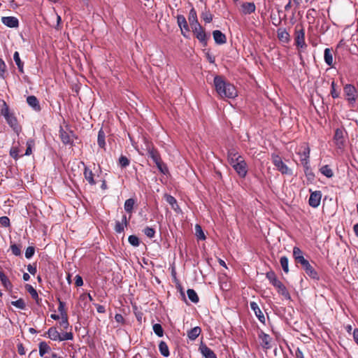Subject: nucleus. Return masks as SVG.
Wrapping results in <instances>:
<instances>
[{
  "label": "nucleus",
  "mask_w": 358,
  "mask_h": 358,
  "mask_svg": "<svg viewBox=\"0 0 358 358\" xmlns=\"http://www.w3.org/2000/svg\"><path fill=\"white\" fill-rule=\"evenodd\" d=\"M213 82L215 90L221 98L232 99L237 96V91L235 86L225 81L223 77L216 76L214 78Z\"/></svg>",
  "instance_id": "obj_1"
},
{
  "label": "nucleus",
  "mask_w": 358,
  "mask_h": 358,
  "mask_svg": "<svg viewBox=\"0 0 358 358\" xmlns=\"http://www.w3.org/2000/svg\"><path fill=\"white\" fill-rule=\"evenodd\" d=\"M310 148L306 143H302L297 149V155L299 156L301 164L303 166V171L308 184H311L313 180V172L309 164Z\"/></svg>",
  "instance_id": "obj_2"
},
{
  "label": "nucleus",
  "mask_w": 358,
  "mask_h": 358,
  "mask_svg": "<svg viewBox=\"0 0 358 358\" xmlns=\"http://www.w3.org/2000/svg\"><path fill=\"white\" fill-rule=\"evenodd\" d=\"M1 115L5 117L8 125L13 129L17 135H19L21 131V127L19 126L17 120L14 113L10 111L9 107L5 101L3 103Z\"/></svg>",
  "instance_id": "obj_3"
},
{
  "label": "nucleus",
  "mask_w": 358,
  "mask_h": 358,
  "mask_svg": "<svg viewBox=\"0 0 358 358\" xmlns=\"http://www.w3.org/2000/svg\"><path fill=\"white\" fill-rule=\"evenodd\" d=\"M293 257L296 264H300L301 268L305 271L306 273L312 278L313 273L312 266L309 262L304 258L303 252L298 247L294 248Z\"/></svg>",
  "instance_id": "obj_4"
},
{
  "label": "nucleus",
  "mask_w": 358,
  "mask_h": 358,
  "mask_svg": "<svg viewBox=\"0 0 358 358\" xmlns=\"http://www.w3.org/2000/svg\"><path fill=\"white\" fill-rule=\"evenodd\" d=\"M15 144V143H13ZM27 149L24 155H20V142L17 143V145H13L9 152L10 156L15 160H17L19 158L25 156H29L32 154V149L35 147V141L33 138H29L26 143Z\"/></svg>",
  "instance_id": "obj_5"
},
{
  "label": "nucleus",
  "mask_w": 358,
  "mask_h": 358,
  "mask_svg": "<svg viewBox=\"0 0 358 358\" xmlns=\"http://www.w3.org/2000/svg\"><path fill=\"white\" fill-rule=\"evenodd\" d=\"M294 44L299 49L306 47L305 29L301 24H296L294 27Z\"/></svg>",
  "instance_id": "obj_6"
},
{
  "label": "nucleus",
  "mask_w": 358,
  "mask_h": 358,
  "mask_svg": "<svg viewBox=\"0 0 358 358\" xmlns=\"http://www.w3.org/2000/svg\"><path fill=\"white\" fill-rule=\"evenodd\" d=\"M272 162L276 167L277 170L283 175L291 176L292 171L282 160L281 157L278 155H272Z\"/></svg>",
  "instance_id": "obj_7"
},
{
  "label": "nucleus",
  "mask_w": 358,
  "mask_h": 358,
  "mask_svg": "<svg viewBox=\"0 0 358 358\" xmlns=\"http://www.w3.org/2000/svg\"><path fill=\"white\" fill-rule=\"evenodd\" d=\"M345 134L346 132L343 128H338L335 131L334 136V141L338 149H343L345 144Z\"/></svg>",
  "instance_id": "obj_8"
},
{
  "label": "nucleus",
  "mask_w": 358,
  "mask_h": 358,
  "mask_svg": "<svg viewBox=\"0 0 358 358\" xmlns=\"http://www.w3.org/2000/svg\"><path fill=\"white\" fill-rule=\"evenodd\" d=\"M145 146L148 157L152 159L153 162H157V161L162 159L159 151L152 143L146 141Z\"/></svg>",
  "instance_id": "obj_9"
},
{
  "label": "nucleus",
  "mask_w": 358,
  "mask_h": 358,
  "mask_svg": "<svg viewBox=\"0 0 358 358\" xmlns=\"http://www.w3.org/2000/svg\"><path fill=\"white\" fill-rule=\"evenodd\" d=\"M192 31L196 38L202 43L203 46H206L207 36L201 24L198 27H192Z\"/></svg>",
  "instance_id": "obj_10"
},
{
  "label": "nucleus",
  "mask_w": 358,
  "mask_h": 358,
  "mask_svg": "<svg viewBox=\"0 0 358 358\" xmlns=\"http://www.w3.org/2000/svg\"><path fill=\"white\" fill-rule=\"evenodd\" d=\"M59 136L62 143L65 145H72L74 134L72 131H65L62 128L59 130Z\"/></svg>",
  "instance_id": "obj_11"
},
{
  "label": "nucleus",
  "mask_w": 358,
  "mask_h": 358,
  "mask_svg": "<svg viewBox=\"0 0 358 358\" xmlns=\"http://www.w3.org/2000/svg\"><path fill=\"white\" fill-rule=\"evenodd\" d=\"M233 168L241 178H243L246 176L248 165L244 159L242 161H239V163L235 164Z\"/></svg>",
  "instance_id": "obj_12"
},
{
  "label": "nucleus",
  "mask_w": 358,
  "mask_h": 358,
  "mask_svg": "<svg viewBox=\"0 0 358 358\" xmlns=\"http://www.w3.org/2000/svg\"><path fill=\"white\" fill-rule=\"evenodd\" d=\"M199 350L205 358H217L215 353L203 342L201 343Z\"/></svg>",
  "instance_id": "obj_13"
},
{
  "label": "nucleus",
  "mask_w": 358,
  "mask_h": 358,
  "mask_svg": "<svg viewBox=\"0 0 358 358\" xmlns=\"http://www.w3.org/2000/svg\"><path fill=\"white\" fill-rule=\"evenodd\" d=\"M2 23L10 28H15L19 26V21L17 17L13 16L2 17Z\"/></svg>",
  "instance_id": "obj_14"
},
{
  "label": "nucleus",
  "mask_w": 358,
  "mask_h": 358,
  "mask_svg": "<svg viewBox=\"0 0 358 358\" xmlns=\"http://www.w3.org/2000/svg\"><path fill=\"white\" fill-rule=\"evenodd\" d=\"M251 309L255 313L256 317L258 318L260 322L265 323V317L264 313L260 310L258 304L255 301H251L250 303Z\"/></svg>",
  "instance_id": "obj_15"
},
{
  "label": "nucleus",
  "mask_w": 358,
  "mask_h": 358,
  "mask_svg": "<svg viewBox=\"0 0 358 358\" xmlns=\"http://www.w3.org/2000/svg\"><path fill=\"white\" fill-rule=\"evenodd\" d=\"M259 337L261 340V345L263 348L266 350L271 348V338L268 334L262 331L261 334L259 335Z\"/></svg>",
  "instance_id": "obj_16"
},
{
  "label": "nucleus",
  "mask_w": 358,
  "mask_h": 358,
  "mask_svg": "<svg viewBox=\"0 0 358 358\" xmlns=\"http://www.w3.org/2000/svg\"><path fill=\"white\" fill-rule=\"evenodd\" d=\"M84 178L87 181V182L93 186L96 184V181L94 179V174L91 169H90L87 166H85L84 172H83Z\"/></svg>",
  "instance_id": "obj_17"
},
{
  "label": "nucleus",
  "mask_w": 358,
  "mask_h": 358,
  "mask_svg": "<svg viewBox=\"0 0 358 358\" xmlns=\"http://www.w3.org/2000/svg\"><path fill=\"white\" fill-rule=\"evenodd\" d=\"M344 93L348 96L349 101L356 100V89L352 85H346L344 87Z\"/></svg>",
  "instance_id": "obj_18"
},
{
  "label": "nucleus",
  "mask_w": 358,
  "mask_h": 358,
  "mask_svg": "<svg viewBox=\"0 0 358 358\" xmlns=\"http://www.w3.org/2000/svg\"><path fill=\"white\" fill-rule=\"evenodd\" d=\"M256 10L255 4L253 2H245L241 5V12L244 15H250L255 13Z\"/></svg>",
  "instance_id": "obj_19"
},
{
  "label": "nucleus",
  "mask_w": 358,
  "mask_h": 358,
  "mask_svg": "<svg viewBox=\"0 0 358 358\" xmlns=\"http://www.w3.org/2000/svg\"><path fill=\"white\" fill-rule=\"evenodd\" d=\"M27 103H28V105L29 106H31L33 108L34 110H35L36 112L41 111V108L39 101L35 96H34V95L29 96L27 98Z\"/></svg>",
  "instance_id": "obj_20"
},
{
  "label": "nucleus",
  "mask_w": 358,
  "mask_h": 358,
  "mask_svg": "<svg viewBox=\"0 0 358 358\" xmlns=\"http://www.w3.org/2000/svg\"><path fill=\"white\" fill-rule=\"evenodd\" d=\"M277 35L278 39L282 43H288L290 41L289 34L285 28H279L277 30Z\"/></svg>",
  "instance_id": "obj_21"
},
{
  "label": "nucleus",
  "mask_w": 358,
  "mask_h": 358,
  "mask_svg": "<svg viewBox=\"0 0 358 358\" xmlns=\"http://www.w3.org/2000/svg\"><path fill=\"white\" fill-rule=\"evenodd\" d=\"M166 202L171 205L172 209L176 213L181 212V209L178 204L177 200L170 194H165L164 196Z\"/></svg>",
  "instance_id": "obj_22"
},
{
  "label": "nucleus",
  "mask_w": 358,
  "mask_h": 358,
  "mask_svg": "<svg viewBox=\"0 0 358 358\" xmlns=\"http://www.w3.org/2000/svg\"><path fill=\"white\" fill-rule=\"evenodd\" d=\"M215 42L217 44H224L227 41L226 36L220 30H215L213 32Z\"/></svg>",
  "instance_id": "obj_23"
},
{
  "label": "nucleus",
  "mask_w": 358,
  "mask_h": 358,
  "mask_svg": "<svg viewBox=\"0 0 358 358\" xmlns=\"http://www.w3.org/2000/svg\"><path fill=\"white\" fill-rule=\"evenodd\" d=\"M128 225V221L127 220V217L125 215H124L122 216V222H119V221H117L115 222V231L117 232V233H122L124 231V228L127 227Z\"/></svg>",
  "instance_id": "obj_24"
},
{
  "label": "nucleus",
  "mask_w": 358,
  "mask_h": 358,
  "mask_svg": "<svg viewBox=\"0 0 358 358\" xmlns=\"http://www.w3.org/2000/svg\"><path fill=\"white\" fill-rule=\"evenodd\" d=\"M188 20L192 28L200 25L197 19L196 11L194 8H192L189 11Z\"/></svg>",
  "instance_id": "obj_25"
},
{
  "label": "nucleus",
  "mask_w": 358,
  "mask_h": 358,
  "mask_svg": "<svg viewBox=\"0 0 358 358\" xmlns=\"http://www.w3.org/2000/svg\"><path fill=\"white\" fill-rule=\"evenodd\" d=\"M45 334L52 341H59L60 338V333L55 327L49 328Z\"/></svg>",
  "instance_id": "obj_26"
},
{
  "label": "nucleus",
  "mask_w": 358,
  "mask_h": 358,
  "mask_svg": "<svg viewBox=\"0 0 358 358\" xmlns=\"http://www.w3.org/2000/svg\"><path fill=\"white\" fill-rule=\"evenodd\" d=\"M177 22H178V24L179 27L180 28L181 31H182L183 29L185 31H189V27H188V24L187 22L186 18L185 17L184 15H178ZM182 34H183L184 36H186V35L183 33V31H182Z\"/></svg>",
  "instance_id": "obj_27"
},
{
  "label": "nucleus",
  "mask_w": 358,
  "mask_h": 358,
  "mask_svg": "<svg viewBox=\"0 0 358 358\" xmlns=\"http://www.w3.org/2000/svg\"><path fill=\"white\" fill-rule=\"evenodd\" d=\"M51 351V348L45 341H41L38 344V352L41 357H44L46 353Z\"/></svg>",
  "instance_id": "obj_28"
},
{
  "label": "nucleus",
  "mask_w": 358,
  "mask_h": 358,
  "mask_svg": "<svg viewBox=\"0 0 358 358\" xmlns=\"http://www.w3.org/2000/svg\"><path fill=\"white\" fill-rule=\"evenodd\" d=\"M201 329L199 327H195L187 333V337L191 341H194L201 334Z\"/></svg>",
  "instance_id": "obj_29"
},
{
  "label": "nucleus",
  "mask_w": 358,
  "mask_h": 358,
  "mask_svg": "<svg viewBox=\"0 0 358 358\" xmlns=\"http://www.w3.org/2000/svg\"><path fill=\"white\" fill-rule=\"evenodd\" d=\"M266 276V278L269 280L270 283L275 287L282 282L277 278L275 272L273 271L267 272Z\"/></svg>",
  "instance_id": "obj_30"
},
{
  "label": "nucleus",
  "mask_w": 358,
  "mask_h": 358,
  "mask_svg": "<svg viewBox=\"0 0 358 358\" xmlns=\"http://www.w3.org/2000/svg\"><path fill=\"white\" fill-rule=\"evenodd\" d=\"M25 289L30 294L32 299L36 301V303L39 304L41 299H39L38 294L36 290L33 287V286L29 284H26Z\"/></svg>",
  "instance_id": "obj_31"
},
{
  "label": "nucleus",
  "mask_w": 358,
  "mask_h": 358,
  "mask_svg": "<svg viewBox=\"0 0 358 358\" xmlns=\"http://www.w3.org/2000/svg\"><path fill=\"white\" fill-rule=\"evenodd\" d=\"M275 288L277 289L278 294L282 295L285 299L290 300V294L282 282L279 284L277 287H275Z\"/></svg>",
  "instance_id": "obj_32"
},
{
  "label": "nucleus",
  "mask_w": 358,
  "mask_h": 358,
  "mask_svg": "<svg viewBox=\"0 0 358 358\" xmlns=\"http://www.w3.org/2000/svg\"><path fill=\"white\" fill-rule=\"evenodd\" d=\"M0 280L3 285V287L8 289L10 290L13 287V285L8 277L5 275L3 271H0Z\"/></svg>",
  "instance_id": "obj_33"
},
{
  "label": "nucleus",
  "mask_w": 358,
  "mask_h": 358,
  "mask_svg": "<svg viewBox=\"0 0 358 358\" xmlns=\"http://www.w3.org/2000/svg\"><path fill=\"white\" fill-rule=\"evenodd\" d=\"M136 203L135 199L130 198L125 201L124 208L127 213L132 214L134 205Z\"/></svg>",
  "instance_id": "obj_34"
},
{
  "label": "nucleus",
  "mask_w": 358,
  "mask_h": 358,
  "mask_svg": "<svg viewBox=\"0 0 358 358\" xmlns=\"http://www.w3.org/2000/svg\"><path fill=\"white\" fill-rule=\"evenodd\" d=\"M324 58L326 64L329 66L333 64V54L332 50L329 48H326L324 52Z\"/></svg>",
  "instance_id": "obj_35"
},
{
  "label": "nucleus",
  "mask_w": 358,
  "mask_h": 358,
  "mask_svg": "<svg viewBox=\"0 0 358 358\" xmlns=\"http://www.w3.org/2000/svg\"><path fill=\"white\" fill-rule=\"evenodd\" d=\"M319 171L323 176H324L329 178L333 177V176H334V172H333L332 169L328 165H324V166H321L319 169Z\"/></svg>",
  "instance_id": "obj_36"
},
{
  "label": "nucleus",
  "mask_w": 358,
  "mask_h": 358,
  "mask_svg": "<svg viewBox=\"0 0 358 358\" xmlns=\"http://www.w3.org/2000/svg\"><path fill=\"white\" fill-rule=\"evenodd\" d=\"M156 164V166L159 169V171L163 173L164 175H166L169 173V169L165 163L160 159L157 162H154Z\"/></svg>",
  "instance_id": "obj_37"
},
{
  "label": "nucleus",
  "mask_w": 358,
  "mask_h": 358,
  "mask_svg": "<svg viewBox=\"0 0 358 358\" xmlns=\"http://www.w3.org/2000/svg\"><path fill=\"white\" fill-rule=\"evenodd\" d=\"M106 135L104 131L102 129H101L98 132V138H97V143L100 148H105L106 146Z\"/></svg>",
  "instance_id": "obj_38"
},
{
  "label": "nucleus",
  "mask_w": 358,
  "mask_h": 358,
  "mask_svg": "<svg viewBox=\"0 0 358 358\" xmlns=\"http://www.w3.org/2000/svg\"><path fill=\"white\" fill-rule=\"evenodd\" d=\"M159 350L164 357H169L170 355L169 347L166 342L161 341L159 344Z\"/></svg>",
  "instance_id": "obj_39"
},
{
  "label": "nucleus",
  "mask_w": 358,
  "mask_h": 358,
  "mask_svg": "<svg viewBox=\"0 0 358 358\" xmlns=\"http://www.w3.org/2000/svg\"><path fill=\"white\" fill-rule=\"evenodd\" d=\"M13 59H14L16 65L17 66L19 71L22 73H24V70H23L24 63L21 61L18 52L16 51L14 52Z\"/></svg>",
  "instance_id": "obj_40"
},
{
  "label": "nucleus",
  "mask_w": 358,
  "mask_h": 358,
  "mask_svg": "<svg viewBox=\"0 0 358 358\" xmlns=\"http://www.w3.org/2000/svg\"><path fill=\"white\" fill-rule=\"evenodd\" d=\"M187 296L189 299L194 303H196L199 301V298L196 294V292L193 289H188L187 291Z\"/></svg>",
  "instance_id": "obj_41"
},
{
  "label": "nucleus",
  "mask_w": 358,
  "mask_h": 358,
  "mask_svg": "<svg viewBox=\"0 0 358 358\" xmlns=\"http://www.w3.org/2000/svg\"><path fill=\"white\" fill-rule=\"evenodd\" d=\"M201 17L206 23H210L213 20V15L210 13V10L207 9L206 7L202 12Z\"/></svg>",
  "instance_id": "obj_42"
},
{
  "label": "nucleus",
  "mask_w": 358,
  "mask_h": 358,
  "mask_svg": "<svg viewBox=\"0 0 358 358\" xmlns=\"http://www.w3.org/2000/svg\"><path fill=\"white\" fill-rule=\"evenodd\" d=\"M152 329L155 334L159 336L162 337L164 335V329L160 324L156 323L152 326Z\"/></svg>",
  "instance_id": "obj_43"
},
{
  "label": "nucleus",
  "mask_w": 358,
  "mask_h": 358,
  "mask_svg": "<svg viewBox=\"0 0 358 358\" xmlns=\"http://www.w3.org/2000/svg\"><path fill=\"white\" fill-rule=\"evenodd\" d=\"M195 234L198 239L199 240H205L206 236L201 229V227L199 224L195 226Z\"/></svg>",
  "instance_id": "obj_44"
},
{
  "label": "nucleus",
  "mask_w": 358,
  "mask_h": 358,
  "mask_svg": "<svg viewBox=\"0 0 358 358\" xmlns=\"http://www.w3.org/2000/svg\"><path fill=\"white\" fill-rule=\"evenodd\" d=\"M280 265L282 268V270L285 273H287L289 272V267H288V259L287 257L283 256L280 257Z\"/></svg>",
  "instance_id": "obj_45"
},
{
  "label": "nucleus",
  "mask_w": 358,
  "mask_h": 358,
  "mask_svg": "<svg viewBox=\"0 0 358 358\" xmlns=\"http://www.w3.org/2000/svg\"><path fill=\"white\" fill-rule=\"evenodd\" d=\"M11 304L13 306H15L17 308L22 309V310H24L26 307L25 302H24V299H19L18 300L13 301H11Z\"/></svg>",
  "instance_id": "obj_46"
},
{
  "label": "nucleus",
  "mask_w": 358,
  "mask_h": 358,
  "mask_svg": "<svg viewBox=\"0 0 358 358\" xmlns=\"http://www.w3.org/2000/svg\"><path fill=\"white\" fill-rule=\"evenodd\" d=\"M144 234L150 238H152L155 236V230L150 227H146L143 229Z\"/></svg>",
  "instance_id": "obj_47"
},
{
  "label": "nucleus",
  "mask_w": 358,
  "mask_h": 358,
  "mask_svg": "<svg viewBox=\"0 0 358 358\" xmlns=\"http://www.w3.org/2000/svg\"><path fill=\"white\" fill-rule=\"evenodd\" d=\"M128 241L131 245L134 247H138L140 245L139 238L135 235L129 236L128 238Z\"/></svg>",
  "instance_id": "obj_48"
},
{
  "label": "nucleus",
  "mask_w": 358,
  "mask_h": 358,
  "mask_svg": "<svg viewBox=\"0 0 358 358\" xmlns=\"http://www.w3.org/2000/svg\"><path fill=\"white\" fill-rule=\"evenodd\" d=\"M10 250L12 251V253L15 256H20L21 255V246L17 245L15 243L10 245Z\"/></svg>",
  "instance_id": "obj_49"
},
{
  "label": "nucleus",
  "mask_w": 358,
  "mask_h": 358,
  "mask_svg": "<svg viewBox=\"0 0 358 358\" xmlns=\"http://www.w3.org/2000/svg\"><path fill=\"white\" fill-rule=\"evenodd\" d=\"M129 159L124 155H121L119 158V165L122 168H125L129 165Z\"/></svg>",
  "instance_id": "obj_50"
},
{
  "label": "nucleus",
  "mask_w": 358,
  "mask_h": 358,
  "mask_svg": "<svg viewBox=\"0 0 358 358\" xmlns=\"http://www.w3.org/2000/svg\"><path fill=\"white\" fill-rule=\"evenodd\" d=\"M58 301H59L58 311L60 313L61 316L67 315V313L65 309V303L59 299H58Z\"/></svg>",
  "instance_id": "obj_51"
},
{
  "label": "nucleus",
  "mask_w": 358,
  "mask_h": 358,
  "mask_svg": "<svg viewBox=\"0 0 358 358\" xmlns=\"http://www.w3.org/2000/svg\"><path fill=\"white\" fill-rule=\"evenodd\" d=\"M73 333L72 332H66L62 334H60V338L59 339V341H69V340H73Z\"/></svg>",
  "instance_id": "obj_52"
},
{
  "label": "nucleus",
  "mask_w": 358,
  "mask_h": 358,
  "mask_svg": "<svg viewBox=\"0 0 358 358\" xmlns=\"http://www.w3.org/2000/svg\"><path fill=\"white\" fill-rule=\"evenodd\" d=\"M59 324L61 327H62L64 329H68V327H69L68 315L61 316V321L59 322Z\"/></svg>",
  "instance_id": "obj_53"
},
{
  "label": "nucleus",
  "mask_w": 358,
  "mask_h": 358,
  "mask_svg": "<svg viewBox=\"0 0 358 358\" xmlns=\"http://www.w3.org/2000/svg\"><path fill=\"white\" fill-rule=\"evenodd\" d=\"M271 19L272 21V24L275 26H279L281 24V19L278 15L271 13Z\"/></svg>",
  "instance_id": "obj_54"
},
{
  "label": "nucleus",
  "mask_w": 358,
  "mask_h": 358,
  "mask_svg": "<svg viewBox=\"0 0 358 358\" xmlns=\"http://www.w3.org/2000/svg\"><path fill=\"white\" fill-rule=\"evenodd\" d=\"M35 253V248L33 246H29L25 251V257L27 259L31 258Z\"/></svg>",
  "instance_id": "obj_55"
},
{
  "label": "nucleus",
  "mask_w": 358,
  "mask_h": 358,
  "mask_svg": "<svg viewBox=\"0 0 358 358\" xmlns=\"http://www.w3.org/2000/svg\"><path fill=\"white\" fill-rule=\"evenodd\" d=\"M6 72V66L5 62L0 58V77L2 78H5Z\"/></svg>",
  "instance_id": "obj_56"
},
{
  "label": "nucleus",
  "mask_w": 358,
  "mask_h": 358,
  "mask_svg": "<svg viewBox=\"0 0 358 358\" xmlns=\"http://www.w3.org/2000/svg\"><path fill=\"white\" fill-rule=\"evenodd\" d=\"M0 224L1 226L4 227H8L10 226V220L6 216H3L0 217Z\"/></svg>",
  "instance_id": "obj_57"
},
{
  "label": "nucleus",
  "mask_w": 358,
  "mask_h": 358,
  "mask_svg": "<svg viewBox=\"0 0 358 358\" xmlns=\"http://www.w3.org/2000/svg\"><path fill=\"white\" fill-rule=\"evenodd\" d=\"M243 159V157L242 156H240L238 157H236L234 158L229 159L228 162L230 164V165L232 167H234L235 164H236L237 163H239V161H242Z\"/></svg>",
  "instance_id": "obj_58"
},
{
  "label": "nucleus",
  "mask_w": 358,
  "mask_h": 358,
  "mask_svg": "<svg viewBox=\"0 0 358 358\" xmlns=\"http://www.w3.org/2000/svg\"><path fill=\"white\" fill-rule=\"evenodd\" d=\"M322 194L320 191H315V208L317 207L321 200Z\"/></svg>",
  "instance_id": "obj_59"
},
{
  "label": "nucleus",
  "mask_w": 358,
  "mask_h": 358,
  "mask_svg": "<svg viewBox=\"0 0 358 358\" xmlns=\"http://www.w3.org/2000/svg\"><path fill=\"white\" fill-rule=\"evenodd\" d=\"M75 285L76 287H81L83 285V280L80 275H76L75 277Z\"/></svg>",
  "instance_id": "obj_60"
},
{
  "label": "nucleus",
  "mask_w": 358,
  "mask_h": 358,
  "mask_svg": "<svg viewBox=\"0 0 358 358\" xmlns=\"http://www.w3.org/2000/svg\"><path fill=\"white\" fill-rule=\"evenodd\" d=\"M115 320L117 322H118L121 324H124V323H125L124 318L123 317V316L121 314H119V313L115 314Z\"/></svg>",
  "instance_id": "obj_61"
},
{
  "label": "nucleus",
  "mask_w": 358,
  "mask_h": 358,
  "mask_svg": "<svg viewBox=\"0 0 358 358\" xmlns=\"http://www.w3.org/2000/svg\"><path fill=\"white\" fill-rule=\"evenodd\" d=\"M27 271L32 275H34L37 271L36 266L35 264H29L27 265Z\"/></svg>",
  "instance_id": "obj_62"
},
{
  "label": "nucleus",
  "mask_w": 358,
  "mask_h": 358,
  "mask_svg": "<svg viewBox=\"0 0 358 358\" xmlns=\"http://www.w3.org/2000/svg\"><path fill=\"white\" fill-rule=\"evenodd\" d=\"M241 155L234 149L232 150H230L229 152H228V159H231V158H234V157H240Z\"/></svg>",
  "instance_id": "obj_63"
},
{
  "label": "nucleus",
  "mask_w": 358,
  "mask_h": 358,
  "mask_svg": "<svg viewBox=\"0 0 358 358\" xmlns=\"http://www.w3.org/2000/svg\"><path fill=\"white\" fill-rule=\"evenodd\" d=\"M17 352L20 355H24L26 353L25 348L22 343H20L17 345Z\"/></svg>",
  "instance_id": "obj_64"
}]
</instances>
